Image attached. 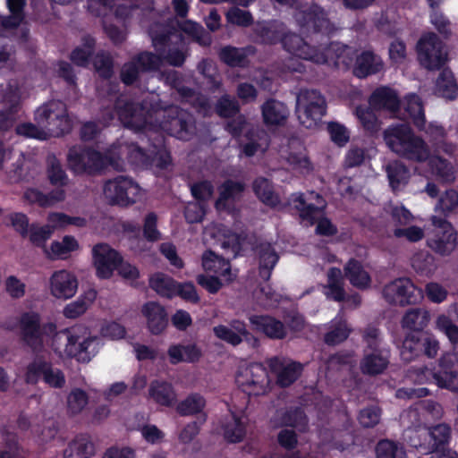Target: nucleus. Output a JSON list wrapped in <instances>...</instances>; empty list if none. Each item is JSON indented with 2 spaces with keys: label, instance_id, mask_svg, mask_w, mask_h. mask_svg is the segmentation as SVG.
Listing matches in <instances>:
<instances>
[{
  "label": "nucleus",
  "instance_id": "34",
  "mask_svg": "<svg viewBox=\"0 0 458 458\" xmlns=\"http://www.w3.org/2000/svg\"><path fill=\"white\" fill-rule=\"evenodd\" d=\"M385 171L389 181V185L394 191L405 186L411 176L409 168L400 160L389 161L385 165Z\"/></svg>",
  "mask_w": 458,
  "mask_h": 458
},
{
  "label": "nucleus",
  "instance_id": "6",
  "mask_svg": "<svg viewBox=\"0 0 458 458\" xmlns=\"http://www.w3.org/2000/svg\"><path fill=\"white\" fill-rule=\"evenodd\" d=\"M56 330L54 323L40 324L37 313L27 312L21 315L18 324V335L21 344L33 352L38 353L44 349L45 337Z\"/></svg>",
  "mask_w": 458,
  "mask_h": 458
},
{
  "label": "nucleus",
  "instance_id": "58",
  "mask_svg": "<svg viewBox=\"0 0 458 458\" xmlns=\"http://www.w3.org/2000/svg\"><path fill=\"white\" fill-rule=\"evenodd\" d=\"M219 57L230 66H243L246 63L247 55L243 48L226 46L221 48Z\"/></svg>",
  "mask_w": 458,
  "mask_h": 458
},
{
  "label": "nucleus",
  "instance_id": "50",
  "mask_svg": "<svg viewBox=\"0 0 458 458\" xmlns=\"http://www.w3.org/2000/svg\"><path fill=\"white\" fill-rule=\"evenodd\" d=\"M96 40L87 35L82 38V44L76 47L71 54V60L78 66H86L89 59L95 50Z\"/></svg>",
  "mask_w": 458,
  "mask_h": 458
},
{
  "label": "nucleus",
  "instance_id": "29",
  "mask_svg": "<svg viewBox=\"0 0 458 458\" xmlns=\"http://www.w3.org/2000/svg\"><path fill=\"white\" fill-rule=\"evenodd\" d=\"M261 114L266 125L281 126L286 123L289 110L283 102L269 98L261 106Z\"/></svg>",
  "mask_w": 458,
  "mask_h": 458
},
{
  "label": "nucleus",
  "instance_id": "19",
  "mask_svg": "<svg viewBox=\"0 0 458 458\" xmlns=\"http://www.w3.org/2000/svg\"><path fill=\"white\" fill-rule=\"evenodd\" d=\"M237 380L243 391L254 395L265 394L270 384L268 373L260 363L248 366Z\"/></svg>",
  "mask_w": 458,
  "mask_h": 458
},
{
  "label": "nucleus",
  "instance_id": "21",
  "mask_svg": "<svg viewBox=\"0 0 458 458\" xmlns=\"http://www.w3.org/2000/svg\"><path fill=\"white\" fill-rule=\"evenodd\" d=\"M92 256L97 276L102 279L110 278L121 261V255L107 243L96 244L92 249Z\"/></svg>",
  "mask_w": 458,
  "mask_h": 458
},
{
  "label": "nucleus",
  "instance_id": "10",
  "mask_svg": "<svg viewBox=\"0 0 458 458\" xmlns=\"http://www.w3.org/2000/svg\"><path fill=\"white\" fill-rule=\"evenodd\" d=\"M418 59L429 71L440 70L447 61V52L437 34L422 37L417 45Z\"/></svg>",
  "mask_w": 458,
  "mask_h": 458
},
{
  "label": "nucleus",
  "instance_id": "62",
  "mask_svg": "<svg viewBox=\"0 0 458 458\" xmlns=\"http://www.w3.org/2000/svg\"><path fill=\"white\" fill-rule=\"evenodd\" d=\"M413 269L421 276H428L435 269L434 258L428 252L415 254L411 259Z\"/></svg>",
  "mask_w": 458,
  "mask_h": 458
},
{
  "label": "nucleus",
  "instance_id": "64",
  "mask_svg": "<svg viewBox=\"0 0 458 458\" xmlns=\"http://www.w3.org/2000/svg\"><path fill=\"white\" fill-rule=\"evenodd\" d=\"M437 327L443 331L453 344V352L458 349V327L446 316L442 315L437 318Z\"/></svg>",
  "mask_w": 458,
  "mask_h": 458
},
{
  "label": "nucleus",
  "instance_id": "26",
  "mask_svg": "<svg viewBox=\"0 0 458 458\" xmlns=\"http://www.w3.org/2000/svg\"><path fill=\"white\" fill-rule=\"evenodd\" d=\"M141 312L147 319V326L151 334L159 335L167 327V313L159 303L148 301L142 306Z\"/></svg>",
  "mask_w": 458,
  "mask_h": 458
},
{
  "label": "nucleus",
  "instance_id": "42",
  "mask_svg": "<svg viewBox=\"0 0 458 458\" xmlns=\"http://www.w3.org/2000/svg\"><path fill=\"white\" fill-rule=\"evenodd\" d=\"M65 192L63 189H56L48 194H43L38 190L28 189L23 198L30 203H38L41 207H50L64 199Z\"/></svg>",
  "mask_w": 458,
  "mask_h": 458
},
{
  "label": "nucleus",
  "instance_id": "60",
  "mask_svg": "<svg viewBox=\"0 0 458 458\" xmlns=\"http://www.w3.org/2000/svg\"><path fill=\"white\" fill-rule=\"evenodd\" d=\"M176 91L183 101L191 103L193 106H199L202 110L209 108L208 99L196 92L194 89L183 85V82L176 89Z\"/></svg>",
  "mask_w": 458,
  "mask_h": 458
},
{
  "label": "nucleus",
  "instance_id": "24",
  "mask_svg": "<svg viewBox=\"0 0 458 458\" xmlns=\"http://www.w3.org/2000/svg\"><path fill=\"white\" fill-rule=\"evenodd\" d=\"M383 69L382 58L371 50H365L356 55L352 73L357 78L364 79L380 72Z\"/></svg>",
  "mask_w": 458,
  "mask_h": 458
},
{
  "label": "nucleus",
  "instance_id": "32",
  "mask_svg": "<svg viewBox=\"0 0 458 458\" xmlns=\"http://www.w3.org/2000/svg\"><path fill=\"white\" fill-rule=\"evenodd\" d=\"M369 105L374 109H386L395 114L399 110L400 100L394 90L389 88H380L370 96Z\"/></svg>",
  "mask_w": 458,
  "mask_h": 458
},
{
  "label": "nucleus",
  "instance_id": "2",
  "mask_svg": "<svg viewBox=\"0 0 458 458\" xmlns=\"http://www.w3.org/2000/svg\"><path fill=\"white\" fill-rule=\"evenodd\" d=\"M148 34L153 47L162 57V63L165 62L174 67L182 66L187 57V50L182 34L174 27L156 22L150 26Z\"/></svg>",
  "mask_w": 458,
  "mask_h": 458
},
{
  "label": "nucleus",
  "instance_id": "12",
  "mask_svg": "<svg viewBox=\"0 0 458 458\" xmlns=\"http://www.w3.org/2000/svg\"><path fill=\"white\" fill-rule=\"evenodd\" d=\"M115 113L121 123L135 130H142L148 124H153V112H149L140 104L129 100L126 98H119L114 105Z\"/></svg>",
  "mask_w": 458,
  "mask_h": 458
},
{
  "label": "nucleus",
  "instance_id": "59",
  "mask_svg": "<svg viewBox=\"0 0 458 458\" xmlns=\"http://www.w3.org/2000/svg\"><path fill=\"white\" fill-rule=\"evenodd\" d=\"M246 430L244 425L240 420V419L236 417H232V419L227 421L224 427V437L225 438L231 443H238L242 441L245 437Z\"/></svg>",
  "mask_w": 458,
  "mask_h": 458
},
{
  "label": "nucleus",
  "instance_id": "37",
  "mask_svg": "<svg viewBox=\"0 0 458 458\" xmlns=\"http://www.w3.org/2000/svg\"><path fill=\"white\" fill-rule=\"evenodd\" d=\"M430 320V315L424 308L409 309L402 318L401 326L412 332H422Z\"/></svg>",
  "mask_w": 458,
  "mask_h": 458
},
{
  "label": "nucleus",
  "instance_id": "15",
  "mask_svg": "<svg viewBox=\"0 0 458 458\" xmlns=\"http://www.w3.org/2000/svg\"><path fill=\"white\" fill-rule=\"evenodd\" d=\"M42 378L43 381L53 388H62L65 385L64 372L58 368H54L50 361L43 356H37L27 366L25 382L35 385Z\"/></svg>",
  "mask_w": 458,
  "mask_h": 458
},
{
  "label": "nucleus",
  "instance_id": "41",
  "mask_svg": "<svg viewBox=\"0 0 458 458\" xmlns=\"http://www.w3.org/2000/svg\"><path fill=\"white\" fill-rule=\"evenodd\" d=\"M95 453L91 440L86 436L77 437L64 451V458H90Z\"/></svg>",
  "mask_w": 458,
  "mask_h": 458
},
{
  "label": "nucleus",
  "instance_id": "53",
  "mask_svg": "<svg viewBox=\"0 0 458 458\" xmlns=\"http://www.w3.org/2000/svg\"><path fill=\"white\" fill-rule=\"evenodd\" d=\"M377 458H407L403 447L398 443L382 439L376 445Z\"/></svg>",
  "mask_w": 458,
  "mask_h": 458
},
{
  "label": "nucleus",
  "instance_id": "4",
  "mask_svg": "<svg viewBox=\"0 0 458 458\" xmlns=\"http://www.w3.org/2000/svg\"><path fill=\"white\" fill-rule=\"evenodd\" d=\"M67 163L70 169L77 174H95L100 173L108 165L117 171L123 170V166L120 160L102 155L89 148L72 147L67 154Z\"/></svg>",
  "mask_w": 458,
  "mask_h": 458
},
{
  "label": "nucleus",
  "instance_id": "1",
  "mask_svg": "<svg viewBox=\"0 0 458 458\" xmlns=\"http://www.w3.org/2000/svg\"><path fill=\"white\" fill-rule=\"evenodd\" d=\"M383 136L387 147L403 158L422 163L429 157L426 142L416 136L407 123L388 127L384 131Z\"/></svg>",
  "mask_w": 458,
  "mask_h": 458
},
{
  "label": "nucleus",
  "instance_id": "52",
  "mask_svg": "<svg viewBox=\"0 0 458 458\" xmlns=\"http://www.w3.org/2000/svg\"><path fill=\"white\" fill-rule=\"evenodd\" d=\"M428 431L409 428L404 431V440L417 450L424 453H430V446L428 438Z\"/></svg>",
  "mask_w": 458,
  "mask_h": 458
},
{
  "label": "nucleus",
  "instance_id": "16",
  "mask_svg": "<svg viewBox=\"0 0 458 458\" xmlns=\"http://www.w3.org/2000/svg\"><path fill=\"white\" fill-rule=\"evenodd\" d=\"M140 188L131 179L118 176L108 180L104 186V195L109 204L128 206L136 201Z\"/></svg>",
  "mask_w": 458,
  "mask_h": 458
},
{
  "label": "nucleus",
  "instance_id": "5",
  "mask_svg": "<svg viewBox=\"0 0 458 458\" xmlns=\"http://www.w3.org/2000/svg\"><path fill=\"white\" fill-rule=\"evenodd\" d=\"M153 124L180 140H187L194 134L195 121L186 110L176 106L154 111Z\"/></svg>",
  "mask_w": 458,
  "mask_h": 458
},
{
  "label": "nucleus",
  "instance_id": "57",
  "mask_svg": "<svg viewBox=\"0 0 458 458\" xmlns=\"http://www.w3.org/2000/svg\"><path fill=\"white\" fill-rule=\"evenodd\" d=\"M216 112L220 117L231 118L240 114L238 100L229 95L222 96L216 104Z\"/></svg>",
  "mask_w": 458,
  "mask_h": 458
},
{
  "label": "nucleus",
  "instance_id": "48",
  "mask_svg": "<svg viewBox=\"0 0 458 458\" xmlns=\"http://www.w3.org/2000/svg\"><path fill=\"white\" fill-rule=\"evenodd\" d=\"M177 283L169 276L157 273L149 280V286L159 295L171 298L176 294Z\"/></svg>",
  "mask_w": 458,
  "mask_h": 458
},
{
  "label": "nucleus",
  "instance_id": "7",
  "mask_svg": "<svg viewBox=\"0 0 458 458\" xmlns=\"http://www.w3.org/2000/svg\"><path fill=\"white\" fill-rule=\"evenodd\" d=\"M295 111L303 126L313 128L327 113L326 98L318 89H301L296 95Z\"/></svg>",
  "mask_w": 458,
  "mask_h": 458
},
{
  "label": "nucleus",
  "instance_id": "8",
  "mask_svg": "<svg viewBox=\"0 0 458 458\" xmlns=\"http://www.w3.org/2000/svg\"><path fill=\"white\" fill-rule=\"evenodd\" d=\"M35 121L54 137L64 135L72 128L66 105L60 100L49 101L39 106L35 112Z\"/></svg>",
  "mask_w": 458,
  "mask_h": 458
},
{
  "label": "nucleus",
  "instance_id": "18",
  "mask_svg": "<svg viewBox=\"0 0 458 458\" xmlns=\"http://www.w3.org/2000/svg\"><path fill=\"white\" fill-rule=\"evenodd\" d=\"M281 43L284 49L301 59L317 64L327 63V56L322 48L309 45L299 34L289 31L287 28Z\"/></svg>",
  "mask_w": 458,
  "mask_h": 458
},
{
  "label": "nucleus",
  "instance_id": "3",
  "mask_svg": "<svg viewBox=\"0 0 458 458\" xmlns=\"http://www.w3.org/2000/svg\"><path fill=\"white\" fill-rule=\"evenodd\" d=\"M52 347L60 356L76 358L79 361L89 362L98 352L99 339L88 337L81 341L75 328L54 332Z\"/></svg>",
  "mask_w": 458,
  "mask_h": 458
},
{
  "label": "nucleus",
  "instance_id": "20",
  "mask_svg": "<svg viewBox=\"0 0 458 458\" xmlns=\"http://www.w3.org/2000/svg\"><path fill=\"white\" fill-rule=\"evenodd\" d=\"M295 18L301 27H306L308 32L317 35L328 37L333 34L336 28L327 17L326 13L318 8H312L309 11L299 12Z\"/></svg>",
  "mask_w": 458,
  "mask_h": 458
},
{
  "label": "nucleus",
  "instance_id": "23",
  "mask_svg": "<svg viewBox=\"0 0 458 458\" xmlns=\"http://www.w3.org/2000/svg\"><path fill=\"white\" fill-rule=\"evenodd\" d=\"M253 329L272 340H284L288 336L284 323L268 315H252L249 318Z\"/></svg>",
  "mask_w": 458,
  "mask_h": 458
},
{
  "label": "nucleus",
  "instance_id": "51",
  "mask_svg": "<svg viewBox=\"0 0 458 458\" xmlns=\"http://www.w3.org/2000/svg\"><path fill=\"white\" fill-rule=\"evenodd\" d=\"M456 89L457 85L453 72L448 69H444L437 79V92L445 98L453 99L455 97Z\"/></svg>",
  "mask_w": 458,
  "mask_h": 458
},
{
  "label": "nucleus",
  "instance_id": "22",
  "mask_svg": "<svg viewBox=\"0 0 458 458\" xmlns=\"http://www.w3.org/2000/svg\"><path fill=\"white\" fill-rule=\"evenodd\" d=\"M268 366L276 377V383L281 387L291 386L301 375L302 366L299 362L291 361L279 357L268 360Z\"/></svg>",
  "mask_w": 458,
  "mask_h": 458
},
{
  "label": "nucleus",
  "instance_id": "61",
  "mask_svg": "<svg viewBox=\"0 0 458 458\" xmlns=\"http://www.w3.org/2000/svg\"><path fill=\"white\" fill-rule=\"evenodd\" d=\"M281 422L284 426L298 428L304 430L307 426V417L301 408H291L281 417Z\"/></svg>",
  "mask_w": 458,
  "mask_h": 458
},
{
  "label": "nucleus",
  "instance_id": "47",
  "mask_svg": "<svg viewBox=\"0 0 458 458\" xmlns=\"http://www.w3.org/2000/svg\"><path fill=\"white\" fill-rule=\"evenodd\" d=\"M47 174L50 183L54 186L63 187L68 184L69 179L60 161L54 155L47 158ZM61 189V188H58Z\"/></svg>",
  "mask_w": 458,
  "mask_h": 458
},
{
  "label": "nucleus",
  "instance_id": "39",
  "mask_svg": "<svg viewBox=\"0 0 458 458\" xmlns=\"http://www.w3.org/2000/svg\"><path fill=\"white\" fill-rule=\"evenodd\" d=\"M246 138L249 142L243 146L242 151L247 157H252L259 149L265 150L268 146V135L259 126H252L248 130Z\"/></svg>",
  "mask_w": 458,
  "mask_h": 458
},
{
  "label": "nucleus",
  "instance_id": "43",
  "mask_svg": "<svg viewBox=\"0 0 458 458\" xmlns=\"http://www.w3.org/2000/svg\"><path fill=\"white\" fill-rule=\"evenodd\" d=\"M244 189V183L226 180L220 187L219 198L216 201V208L219 210L226 208L227 201L239 199Z\"/></svg>",
  "mask_w": 458,
  "mask_h": 458
},
{
  "label": "nucleus",
  "instance_id": "54",
  "mask_svg": "<svg viewBox=\"0 0 458 458\" xmlns=\"http://www.w3.org/2000/svg\"><path fill=\"white\" fill-rule=\"evenodd\" d=\"M205 404L206 401L200 394H192L178 403L176 411L182 416L194 415L201 412Z\"/></svg>",
  "mask_w": 458,
  "mask_h": 458
},
{
  "label": "nucleus",
  "instance_id": "44",
  "mask_svg": "<svg viewBox=\"0 0 458 458\" xmlns=\"http://www.w3.org/2000/svg\"><path fill=\"white\" fill-rule=\"evenodd\" d=\"M404 111L408 118L419 130L425 129V114L421 99L417 95H411L406 98Z\"/></svg>",
  "mask_w": 458,
  "mask_h": 458
},
{
  "label": "nucleus",
  "instance_id": "35",
  "mask_svg": "<svg viewBox=\"0 0 458 458\" xmlns=\"http://www.w3.org/2000/svg\"><path fill=\"white\" fill-rule=\"evenodd\" d=\"M259 259V276L264 280L270 278L271 270L278 261L279 256L270 243H260L256 248Z\"/></svg>",
  "mask_w": 458,
  "mask_h": 458
},
{
  "label": "nucleus",
  "instance_id": "30",
  "mask_svg": "<svg viewBox=\"0 0 458 458\" xmlns=\"http://www.w3.org/2000/svg\"><path fill=\"white\" fill-rule=\"evenodd\" d=\"M389 365V357L383 351L363 352V357L360 362V369L362 374L368 376H377L387 369Z\"/></svg>",
  "mask_w": 458,
  "mask_h": 458
},
{
  "label": "nucleus",
  "instance_id": "27",
  "mask_svg": "<svg viewBox=\"0 0 458 458\" xmlns=\"http://www.w3.org/2000/svg\"><path fill=\"white\" fill-rule=\"evenodd\" d=\"M428 438L432 456H437L450 451L448 447L451 439V428L445 423H440L427 429Z\"/></svg>",
  "mask_w": 458,
  "mask_h": 458
},
{
  "label": "nucleus",
  "instance_id": "13",
  "mask_svg": "<svg viewBox=\"0 0 458 458\" xmlns=\"http://www.w3.org/2000/svg\"><path fill=\"white\" fill-rule=\"evenodd\" d=\"M439 350L438 342L423 332H411L403 341L401 357L410 362L415 358L425 355L435 358Z\"/></svg>",
  "mask_w": 458,
  "mask_h": 458
},
{
  "label": "nucleus",
  "instance_id": "31",
  "mask_svg": "<svg viewBox=\"0 0 458 458\" xmlns=\"http://www.w3.org/2000/svg\"><path fill=\"white\" fill-rule=\"evenodd\" d=\"M327 56V60L334 59L335 65L343 70L353 67L354 50L340 42H331L326 49H322Z\"/></svg>",
  "mask_w": 458,
  "mask_h": 458
},
{
  "label": "nucleus",
  "instance_id": "14",
  "mask_svg": "<svg viewBox=\"0 0 458 458\" xmlns=\"http://www.w3.org/2000/svg\"><path fill=\"white\" fill-rule=\"evenodd\" d=\"M382 294L389 304L401 307L414 305L422 298L421 290L406 277L397 278L385 285Z\"/></svg>",
  "mask_w": 458,
  "mask_h": 458
},
{
  "label": "nucleus",
  "instance_id": "55",
  "mask_svg": "<svg viewBox=\"0 0 458 458\" xmlns=\"http://www.w3.org/2000/svg\"><path fill=\"white\" fill-rule=\"evenodd\" d=\"M134 58L141 72L157 71L162 65V57H160L159 53L142 51L134 55Z\"/></svg>",
  "mask_w": 458,
  "mask_h": 458
},
{
  "label": "nucleus",
  "instance_id": "36",
  "mask_svg": "<svg viewBox=\"0 0 458 458\" xmlns=\"http://www.w3.org/2000/svg\"><path fill=\"white\" fill-rule=\"evenodd\" d=\"M148 395L157 403L170 407L176 402V394L171 384L155 380L152 381L148 388Z\"/></svg>",
  "mask_w": 458,
  "mask_h": 458
},
{
  "label": "nucleus",
  "instance_id": "45",
  "mask_svg": "<svg viewBox=\"0 0 458 458\" xmlns=\"http://www.w3.org/2000/svg\"><path fill=\"white\" fill-rule=\"evenodd\" d=\"M256 196L266 205L276 207L279 203V198L274 191L272 183L264 177L257 178L252 183Z\"/></svg>",
  "mask_w": 458,
  "mask_h": 458
},
{
  "label": "nucleus",
  "instance_id": "38",
  "mask_svg": "<svg viewBox=\"0 0 458 458\" xmlns=\"http://www.w3.org/2000/svg\"><path fill=\"white\" fill-rule=\"evenodd\" d=\"M344 271V276L354 287L366 289L369 286L371 281L370 276L360 261L351 259L346 263Z\"/></svg>",
  "mask_w": 458,
  "mask_h": 458
},
{
  "label": "nucleus",
  "instance_id": "46",
  "mask_svg": "<svg viewBox=\"0 0 458 458\" xmlns=\"http://www.w3.org/2000/svg\"><path fill=\"white\" fill-rule=\"evenodd\" d=\"M180 29L189 35L195 42L203 47L210 46L212 37L200 24L191 20L177 22Z\"/></svg>",
  "mask_w": 458,
  "mask_h": 458
},
{
  "label": "nucleus",
  "instance_id": "25",
  "mask_svg": "<svg viewBox=\"0 0 458 458\" xmlns=\"http://www.w3.org/2000/svg\"><path fill=\"white\" fill-rule=\"evenodd\" d=\"M51 293L59 299L72 297L78 288L76 277L71 273L61 270L54 273L50 280Z\"/></svg>",
  "mask_w": 458,
  "mask_h": 458
},
{
  "label": "nucleus",
  "instance_id": "49",
  "mask_svg": "<svg viewBox=\"0 0 458 458\" xmlns=\"http://www.w3.org/2000/svg\"><path fill=\"white\" fill-rule=\"evenodd\" d=\"M428 165L433 174L445 182H451L454 180V167L450 162L438 156L428 157Z\"/></svg>",
  "mask_w": 458,
  "mask_h": 458
},
{
  "label": "nucleus",
  "instance_id": "28",
  "mask_svg": "<svg viewBox=\"0 0 458 458\" xmlns=\"http://www.w3.org/2000/svg\"><path fill=\"white\" fill-rule=\"evenodd\" d=\"M285 29L286 26L283 22L270 21L258 22L253 29V33L259 42L267 45H275L281 42L285 33Z\"/></svg>",
  "mask_w": 458,
  "mask_h": 458
},
{
  "label": "nucleus",
  "instance_id": "40",
  "mask_svg": "<svg viewBox=\"0 0 458 458\" xmlns=\"http://www.w3.org/2000/svg\"><path fill=\"white\" fill-rule=\"evenodd\" d=\"M168 355L173 364L179 362H196L201 357V351L196 344H177L168 349Z\"/></svg>",
  "mask_w": 458,
  "mask_h": 458
},
{
  "label": "nucleus",
  "instance_id": "33",
  "mask_svg": "<svg viewBox=\"0 0 458 458\" xmlns=\"http://www.w3.org/2000/svg\"><path fill=\"white\" fill-rule=\"evenodd\" d=\"M344 284L342 270L338 267H331L327 272V283L323 287V293L327 299L337 302L344 301L346 293Z\"/></svg>",
  "mask_w": 458,
  "mask_h": 458
},
{
  "label": "nucleus",
  "instance_id": "11",
  "mask_svg": "<svg viewBox=\"0 0 458 458\" xmlns=\"http://www.w3.org/2000/svg\"><path fill=\"white\" fill-rule=\"evenodd\" d=\"M434 228L427 239L428 246L441 256L450 255L457 244V235L452 225L445 218L432 216Z\"/></svg>",
  "mask_w": 458,
  "mask_h": 458
},
{
  "label": "nucleus",
  "instance_id": "9",
  "mask_svg": "<svg viewBox=\"0 0 458 458\" xmlns=\"http://www.w3.org/2000/svg\"><path fill=\"white\" fill-rule=\"evenodd\" d=\"M413 372L420 381L430 376L439 388L458 394V365L451 353H445L438 359L437 368L429 369L422 366L414 369Z\"/></svg>",
  "mask_w": 458,
  "mask_h": 458
},
{
  "label": "nucleus",
  "instance_id": "56",
  "mask_svg": "<svg viewBox=\"0 0 458 458\" xmlns=\"http://www.w3.org/2000/svg\"><path fill=\"white\" fill-rule=\"evenodd\" d=\"M362 341L365 344L363 352H378L382 343L381 333L378 327L368 325L361 331Z\"/></svg>",
  "mask_w": 458,
  "mask_h": 458
},
{
  "label": "nucleus",
  "instance_id": "63",
  "mask_svg": "<svg viewBox=\"0 0 458 458\" xmlns=\"http://www.w3.org/2000/svg\"><path fill=\"white\" fill-rule=\"evenodd\" d=\"M458 207V192L454 189L445 191L439 198L436 209L447 215Z\"/></svg>",
  "mask_w": 458,
  "mask_h": 458
},
{
  "label": "nucleus",
  "instance_id": "17",
  "mask_svg": "<svg viewBox=\"0 0 458 458\" xmlns=\"http://www.w3.org/2000/svg\"><path fill=\"white\" fill-rule=\"evenodd\" d=\"M289 203L299 212L301 219L308 222L310 225H314L316 219L322 216L323 210L327 207L324 198L315 191L293 194L289 199Z\"/></svg>",
  "mask_w": 458,
  "mask_h": 458
}]
</instances>
